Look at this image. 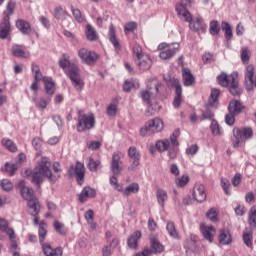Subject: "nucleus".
I'll return each instance as SVG.
<instances>
[{
	"instance_id": "30",
	"label": "nucleus",
	"mask_w": 256,
	"mask_h": 256,
	"mask_svg": "<svg viewBox=\"0 0 256 256\" xmlns=\"http://www.w3.org/2000/svg\"><path fill=\"white\" fill-rule=\"evenodd\" d=\"M156 199H157L158 205H160V207L164 209L165 202L169 199V196L167 195V191L163 189H158L156 191Z\"/></svg>"
},
{
	"instance_id": "15",
	"label": "nucleus",
	"mask_w": 256,
	"mask_h": 256,
	"mask_svg": "<svg viewBox=\"0 0 256 256\" xmlns=\"http://www.w3.org/2000/svg\"><path fill=\"white\" fill-rule=\"evenodd\" d=\"M178 50H179V44L173 43L168 47V49L161 51L159 54V57L163 61H167V59H171V57H173Z\"/></svg>"
},
{
	"instance_id": "19",
	"label": "nucleus",
	"mask_w": 256,
	"mask_h": 256,
	"mask_svg": "<svg viewBox=\"0 0 256 256\" xmlns=\"http://www.w3.org/2000/svg\"><path fill=\"white\" fill-rule=\"evenodd\" d=\"M42 251L45 256H63V249L60 247L53 248L49 244H42Z\"/></svg>"
},
{
	"instance_id": "54",
	"label": "nucleus",
	"mask_w": 256,
	"mask_h": 256,
	"mask_svg": "<svg viewBox=\"0 0 256 256\" xmlns=\"http://www.w3.org/2000/svg\"><path fill=\"white\" fill-rule=\"evenodd\" d=\"M32 71L34 72V81H43V74L41 73V70H39V66L32 64Z\"/></svg>"
},
{
	"instance_id": "12",
	"label": "nucleus",
	"mask_w": 256,
	"mask_h": 256,
	"mask_svg": "<svg viewBox=\"0 0 256 256\" xmlns=\"http://www.w3.org/2000/svg\"><path fill=\"white\" fill-rule=\"evenodd\" d=\"M78 57L81 59L82 63H86L87 65H93V63L97 61V54L86 48L78 50Z\"/></svg>"
},
{
	"instance_id": "31",
	"label": "nucleus",
	"mask_w": 256,
	"mask_h": 256,
	"mask_svg": "<svg viewBox=\"0 0 256 256\" xmlns=\"http://www.w3.org/2000/svg\"><path fill=\"white\" fill-rule=\"evenodd\" d=\"M242 239L246 247H253V230L251 228H246L243 232Z\"/></svg>"
},
{
	"instance_id": "5",
	"label": "nucleus",
	"mask_w": 256,
	"mask_h": 256,
	"mask_svg": "<svg viewBox=\"0 0 256 256\" xmlns=\"http://www.w3.org/2000/svg\"><path fill=\"white\" fill-rule=\"evenodd\" d=\"M18 187L20 188L21 197L28 202V208L30 209L31 215H39V200L35 198L33 189L25 186V180H20L18 182Z\"/></svg>"
},
{
	"instance_id": "14",
	"label": "nucleus",
	"mask_w": 256,
	"mask_h": 256,
	"mask_svg": "<svg viewBox=\"0 0 256 256\" xmlns=\"http://www.w3.org/2000/svg\"><path fill=\"white\" fill-rule=\"evenodd\" d=\"M193 199L198 203H203L205 199H207V194L205 193V186L203 184H196L194 186L193 192Z\"/></svg>"
},
{
	"instance_id": "26",
	"label": "nucleus",
	"mask_w": 256,
	"mask_h": 256,
	"mask_svg": "<svg viewBox=\"0 0 256 256\" xmlns=\"http://www.w3.org/2000/svg\"><path fill=\"white\" fill-rule=\"evenodd\" d=\"M139 239H141V231H135L128 239L127 245L130 249H137L139 245Z\"/></svg>"
},
{
	"instance_id": "39",
	"label": "nucleus",
	"mask_w": 256,
	"mask_h": 256,
	"mask_svg": "<svg viewBox=\"0 0 256 256\" xmlns=\"http://www.w3.org/2000/svg\"><path fill=\"white\" fill-rule=\"evenodd\" d=\"M248 225L256 229V205L252 206L248 212Z\"/></svg>"
},
{
	"instance_id": "60",
	"label": "nucleus",
	"mask_w": 256,
	"mask_h": 256,
	"mask_svg": "<svg viewBox=\"0 0 256 256\" xmlns=\"http://www.w3.org/2000/svg\"><path fill=\"white\" fill-rule=\"evenodd\" d=\"M106 113L109 117H115V115H117V104L110 103L107 107Z\"/></svg>"
},
{
	"instance_id": "24",
	"label": "nucleus",
	"mask_w": 256,
	"mask_h": 256,
	"mask_svg": "<svg viewBox=\"0 0 256 256\" xmlns=\"http://www.w3.org/2000/svg\"><path fill=\"white\" fill-rule=\"evenodd\" d=\"M119 161H121V156L119 153H114L111 163V171L113 175H121L122 168L119 166Z\"/></svg>"
},
{
	"instance_id": "46",
	"label": "nucleus",
	"mask_w": 256,
	"mask_h": 256,
	"mask_svg": "<svg viewBox=\"0 0 256 256\" xmlns=\"http://www.w3.org/2000/svg\"><path fill=\"white\" fill-rule=\"evenodd\" d=\"M54 16L56 17V19H60L61 21H63L64 19H67V17H69V14H67V11H65V9H63L62 7H56L54 9Z\"/></svg>"
},
{
	"instance_id": "9",
	"label": "nucleus",
	"mask_w": 256,
	"mask_h": 256,
	"mask_svg": "<svg viewBox=\"0 0 256 256\" xmlns=\"http://www.w3.org/2000/svg\"><path fill=\"white\" fill-rule=\"evenodd\" d=\"M232 133L234 137V140L232 141V147H234V149L240 147L243 141L253 137V130L251 128H243L242 130L239 128H234Z\"/></svg>"
},
{
	"instance_id": "47",
	"label": "nucleus",
	"mask_w": 256,
	"mask_h": 256,
	"mask_svg": "<svg viewBox=\"0 0 256 256\" xmlns=\"http://www.w3.org/2000/svg\"><path fill=\"white\" fill-rule=\"evenodd\" d=\"M219 31H221V27H219V22L217 20H213L210 22L209 32L213 37L219 35Z\"/></svg>"
},
{
	"instance_id": "1",
	"label": "nucleus",
	"mask_w": 256,
	"mask_h": 256,
	"mask_svg": "<svg viewBox=\"0 0 256 256\" xmlns=\"http://www.w3.org/2000/svg\"><path fill=\"white\" fill-rule=\"evenodd\" d=\"M52 169L54 171L53 174L51 172V162L49 158L42 157L41 161L38 163L33 170H24L22 171V177H30L31 182L34 183L37 187H41V183H43V179H48L49 183H57V179L61 177V166L58 162H54L52 165Z\"/></svg>"
},
{
	"instance_id": "22",
	"label": "nucleus",
	"mask_w": 256,
	"mask_h": 256,
	"mask_svg": "<svg viewBox=\"0 0 256 256\" xmlns=\"http://www.w3.org/2000/svg\"><path fill=\"white\" fill-rule=\"evenodd\" d=\"M11 31V22L8 17H4L3 22L0 24V39H7Z\"/></svg>"
},
{
	"instance_id": "52",
	"label": "nucleus",
	"mask_w": 256,
	"mask_h": 256,
	"mask_svg": "<svg viewBox=\"0 0 256 256\" xmlns=\"http://www.w3.org/2000/svg\"><path fill=\"white\" fill-rule=\"evenodd\" d=\"M95 217V213L93 210H88L84 214V218L86 219L87 223L91 225L92 228H95V223H93V219Z\"/></svg>"
},
{
	"instance_id": "49",
	"label": "nucleus",
	"mask_w": 256,
	"mask_h": 256,
	"mask_svg": "<svg viewBox=\"0 0 256 256\" xmlns=\"http://www.w3.org/2000/svg\"><path fill=\"white\" fill-rule=\"evenodd\" d=\"M166 229L170 237H173V239L179 238V233H177V230L175 229V224L173 222H168L166 225Z\"/></svg>"
},
{
	"instance_id": "44",
	"label": "nucleus",
	"mask_w": 256,
	"mask_h": 256,
	"mask_svg": "<svg viewBox=\"0 0 256 256\" xmlns=\"http://www.w3.org/2000/svg\"><path fill=\"white\" fill-rule=\"evenodd\" d=\"M219 89L213 88L211 90L210 98H209V105L210 107H217V99H219Z\"/></svg>"
},
{
	"instance_id": "34",
	"label": "nucleus",
	"mask_w": 256,
	"mask_h": 256,
	"mask_svg": "<svg viewBox=\"0 0 256 256\" xmlns=\"http://www.w3.org/2000/svg\"><path fill=\"white\" fill-rule=\"evenodd\" d=\"M221 29L224 32L226 41H231V39H233V28L231 27V24H229L228 22L222 21Z\"/></svg>"
},
{
	"instance_id": "4",
	"label": "nucleus",
	"mask_w": 256,
	"mask_h": 256,
	"mask_svg": "<svg viewBox=\"0 0 256 256\" xmlns=\"http://www.w3.org/2000/svg\"><path fill=\"white\" fill-rule=\"evenodd\" d=\"M176 12L180 19L189 23V27L192 31L197 33H205L207 31V24L201 16H196L193 18L191 12H189L183 5H176Z\"/></svg>"
},
{
	"instance_id": "42",
	"label": "nucleus",
	"mask_w": 256,
	"mask_h": 256,
	"mask_svg": "<svg viewBox=\"0 0 256 256\" xmlns=\"http://www.w3.org/2000/svg\"><path fill=\"white\" fill-rule=\"evenodd\" d=\"M239 81L237 80V77L236 78H231V82H230V85L228 86L229 87V91L232 95L237 96V95H240V92H239Z\"/></svg>"
},
{
	"instance_id": "51",
	"label": "nucleus",
	"mask_w": 256,
	"mask_h": 256,
	"mask_svg": "<svg viewBox=\"0 0 256 256\" xmlns=\"http://www.w3.org/2000/svg\"><path fill=\"white\" fill-rule=\"evenodd\" d=\"M217 215H218L217 208H210L206 213L207 219H210L212 223H217L218 221Z\"/></svg>"
},
{
	"instance_id": "2",
	"label": "nucleus",
	"mask_w": 256,
	"mask_h": 256,
	"mask_svg": "<svg viewBox=\"0 0 256 256\" xmlns=\"http://www.w3.org/2000/svg\"><path fill=\"white\" fill-rule=\"evenodd\" d=\"M161 87L162 84L159 83V80L151 79L146 83V90H142L140 92L141 99L146 103V105H148L146 113H149L150 115H155V113L161 109V106L158 104L154 106L151 105V99L157 97V93H159V89H161Z\"/></svg>"
},
{
	"instance_id": "21",
	"label": "nucleus",
	"mask_w": 256,
	"mask_h": 256,
	"mask_svg": "<svg viewBox=\"0 0 256 256\" xmlns=\"http://www.w3.org/2000/svg\"><path fill=\"white\" fill-rule=\"evenodd\" d=\"M200 230L203 234V237L210 243H213V237H215V227H213L212 225H202L200 226Z\"/></svg>"
},
{
	"instance_id": "36",
	"label": "nucleus",
	"mask_w": 256,
	"mask_h": 256,
	"mask_svg": "<svg viewBox=\"0 0 256 256\" xmlns=\"http://www.w3.org/2000/svg\"><path fill=\"white\" fill-rule=\"evenodd\" d=\"M228 111L234 115H239V112L243 111V105L237 100H232L228 106Z\"/></svg>"
},
{
	"instance_id": "6",
	"label": "nucleus",
	"mask_w": 256,
	"mask_h": 256,
	"mask_svg": "<svg viewBox=\"0 0 256 256\" xmlns=\"http://www.w3.org/2000/svg\"><path fill=\"white\" fill-rule=\"evenodd\" d=\"M133 59L140 71H149L153 65L151 56L143 52V49L139 45L133 47Z\"/></svg>"
},
{
	"instance_id": "32",
	"label": "nucleus",
	"mask_w": 256,
	"mask_h": 256,
	"mask_svg": "<svg viewBox=\"0 0 256 256\" xmlns=\"http://www.w3.org/2000/svg\"><path fill=\"white\" fill-rule=\"evenodd\" d=\"M4 233L8 235L11 241L10 251H17L18 246H17V238L15 236V230H13V228H8Z\"/></svg>"
},
{
	"instance_id": "58",
	"label": "nucleus",
	"mask_w": 256,
	"mask_h": 256,
	"mask_svg": "<svg viewBox=\"0 0 256 256\" xmlns=\"http://www.w3.org/2000/svg\"><path fill=\"white\" fill-rule=\"evenodd\" d=\"M251 53L249 52V49L247 48H242L241 50V54H240V57H241V61L242 63H249V57H250Z\"/></svg>"
},
{
	"instance_id": "55",
	"label": "nucleus",
	"mask_w": 256,
	"mask_h": 256,
	"mask_svg": "<svg viewBox=\"0 0 256 256\" xmlns=\"http://www.w3.org/2000/svg\"><path fill=\"white\" fill-rule=\"evenodd\" d=\"M72 15L75 21H77L78 23H83V21H85V17L83 16V14L81 13V10L79 9L72 8Z\"/></svg>"
},
{
	"instance_id": "11",
	"label": "nucleus",
	"mask_w": 256,
	"mask_h": 256,
	"mask_svg": "<svg viewBox=\"0 0 256 256\" xmlns=\"http://www.w3.org/2000/svg\"><path fill=\"white\" fill-rule=\"evenodd\" d=\"M170 85L174 87L176 95L173 101V107H175V109H178V107L181 105L183 88H181V83L179 82V79L176 78H170Z\"/></svg>"
},
{
	"instance_id": "56",
	"label": "nucleus",
	"mask_w": 256,
	"mask_h": 256,
	"mask_svg": "<svg viewBox=\"0 0 256 256\" xmlns=\"http://www.w3.org/2000/svg\"><path fill=\"white\" fill-rule=\"evenodd\" d=\"M139 133L141 137H149V135H153V132L151 131L148 122L145 123L144 127L140 128Z\"/></svg>"
},
{
	"instance_id": "50",
	"label": "nucleus",
	"mask_w": 256,
	"mask_h": 256,
	"mask_svg": "<svg viewBox=\"0 0 256 256\" xmlns=\"http://www.w3.org/2000/svg\"><path fill=\"white\" fill-rule=\"evenodd\" d=\"M220 185L225 192L226 195H231V184L229 182V179L227 178H221L220 179Z\"/></svg>"
},
{
	"instance_id": "23",
	"label": "nucleus",
	"mask_w": 256,
	"mask_h": 256,
	"mask_svg": "<svg viewBox=\"0 0 256 256\" xmlns=\"http://www.w3.org/2000/svg\"><path fill=\"white\" fill-rule=\"evenodd\" d=\"M12 55L14 57H22L23 59H27L30 56L29 52L22 45H13L12 46Z\"/></svg>"
},
{
	"instance_id": "62",
	"label": "nucleus",
	"mask_w": 256,
	"mask_h": 256,
	"mask_svg": "<svg viewBox=\"0 0 256 256\" xmlns=\"http://www.w3.org/2000/svg\"><path fill=\"white\" fill-rule=\"evenodd\" d=\"M213 117H215V114H213V112H211V110L206 109L202 113V115L200 117V121H207V119L213 121Z\"/></svg>"
},
{
	"instance_id": "8",
	"label": "nucleus",
	"mask_w": 256,
	"mask_h": 256,
	"mask_svg": "<svg viewBox=\"0 0 256 256\" xmlns=\"http://www.w3.org/2000/svg\"><path fill=\"white\" fill-rule=\"evenodd\" d=\"M95 127V115L93 113L79 114L78 124L76 129L78 133H83V131H91Z\"/></svg>"
},
{
	"instance_id": "57",
	"label": "nucleus",
	"mask_w": 256,
	"mask_h": 256,
	"mask_svg": "<svg viewBox=\"0 0 256 256\" xmlns=\"http://www.w3.org/2000/svg\"><path fill=\"white\" fill-rule=\"evenodd\" d=\"M175 183H176L177 187H185V185H187L189 183V176L183 175L180 178H176Z\"/></svg>"
},
{
	"instance_id": "63",
	"label": "nucleus",
	"mask_w": 256,
	"mask_h": 256,
	"mask_svg": "<svg viewBox=\"0 0 256 256\" xmlns=\"http://www.w3.org/2000/svg\"><path fill=\"white\" fill-rule=\"evenodd\" d=\"M0 185H1L2 189H3V191H6V192H9V191H11L13 189V183H11L9 181V179H3L1 181Z\"/></svg>"
},
{
	"instance_id": "53",
	"label": "nucleus",
	"mask_w": 256,
	"mask_h": 256,
	"mask_svg": "<svg viewBox=\"0 0 256 256\" xmlns=\"http://www.w3.org/2000/svg\"><path fill=\"white\" fill-rule=\"evenodd\" d=\"M101 165V161L99 160H93V158H89V162H88V169L89 171H92L95 173V171H97V169H99V166Z\"/></svg>"
},
{
	"instance_id": "28",
	"label": "nucleus",
	"mask_w": 256,
	"mask_h": 256,
	"mask_svg": "<svg viewBox=\"0 0 256 256\" xmlns=\"http://www.w3.org/2000/svg\"><path fill=\"white\" fill-rule=\"evenodd\" d=\"M232 78L236 79L237 75L232 74L231 76H227V74L222 73V74L218 75L217 81H218L219 85H221V87H229V85L231 84Z\"/></svg>"
},
{
	"instance_id": "18",
	"label": "nucleus",
	"mask_w": 256,
	"mask_h": 256,
	"mask_svg": "<svg viewBox=\"0 0 256 256\" xmlns=\"http://www.w3.org/2000/svg\"><path fill=\"white\" fill-rule=\"evenodd\" d=\"M43 83L46 95H49L48 101H51V97L55 94V81H53V78L45 76L43 78Z\"/></svg>"
},
{
	"instance_id": "41",
	"label": "nucleus",
	"mask_w": 256,
	"mask_h": 256,
	"mask_svg": "<svg viewBox=\"0 0 256 256\" xmlns=\"http://www.w3.org/2000/svg\"><path fill=\"white\" fill-rule=\"evenodd\" d=\"M38 235H39V241L41 243V245H43L45 238L47 237V224L41 222L39 224V228H38Z\"/></svg>"
},
{
	"instance_id": "38",
	"label": "nucleus",
	"mask_w": 256,
	"mask_h": 256,
	"mask_svg": "<svg viewBox=\"0 0 256 256\" xmlns=\"http://www.w3.org/2000/svg\"><path fill=\"white\" fill-rule=\"evenodd\" d=\"M19 168V163H9L7 162L4 167L1 168L2 171H6L8 175H15V171Z\"/></svg>"
},
{
	"instance_id": "33",
	"label": "nucleus",
	"mask_w": 256,
	"mask_h": 256,
	"mask_svg": "<svg viewBox=\"0 0 256 256\" xmlns=\"http://www.w3.org/2000/svg\"><path fill=\"white\" fill-rule=\"evenodd\" d=\"M109 41L113 45L116 51H119L121 49V45L119 44V40H117V36H115V27L111 25L109 27Z\"/></svg>"
},
{
	"instance_id": "37",
	"label": "nucleus",
	"mask_w": 256,
	"mask_h": 256,
	"mask_svg": "<svg viewBox=\"0 0 256 256\" xmlns=\"http://www.w3.org/2000/svg\"><path fill=\"white\" fill-rule=\"evenodd\" d=\"M231 233L228 230L222 229L219 235V243L221 245H231Z\"/></svg>"
},
{
	"instance_id": "7",
	"label": "nucleus",
	"mask_w": 256,
	"mask_h": 256,
	"mask_svg": "<svg viewBox=\"0 0 256 256\" xmlns=\"http://www.w3.org/2000/svg\"><path fill=\"white\" fill-rule=\"evenodd\" d=\"M179 135H181V132L179 129H177L171 134L170 139H162L156 141L155 147L157 151L160 153H165V151H167L171 145L172 147H179Z\"/></svg>"
},
{
	"instance_id": "40",
	"label": "nucleus",
	"mask_w": 256,
	"mask_h": 256,
	"mask_svg": "<svg viewBox=\"0 0 256 256\" xmlns=\"http://www.w3.org/2000/svg\"><path fill=\"white\" fill-rule=\"evenodd\" d=\"M85 33L88 41H97V31L91 26V24L86 26Z\"/></svg>"
},
{
	"instance_id": "17",
	"label": "nucleus",
	"mask_w": 256,
	"mask_h": 256,
	"mask_svg": "<svg viewBox=\"0 0 256 256\" xmlns=\"http://www.w3.org/2000/svg\"><path fill=\"white\" fill-rule=\"evenodd\" d=\"M148 127L150 128V131L152 132V135H155V133H161L163 131V120L160 118H154L152 120L147 121Z\"/></svg>"
},
{
	"instance_id": "45",
	"label": "nucleus",
	"mask_w": 256,
	"mask_h": 256,
	"mask_svg": "<svg viewBox=\"0 0 256 256\" xmlns=\"http://www.w3.org/2000/svg\"><path fill=\"white\" fill-rule=\"evenodd\" d=\"M2 145L8 149L11 153H15L17 151V145L13 140L8 139V138H3L2 139Z\"/></svg>"
},
{
	"instance_id": "20",
	"label": "nucleus",
	"mask_w": 256,
	"mask_h": 256,
	"mask_svg": "<svg viewBox=\"0 0 256 256\" xmlns=\"http://www.w3.org/2000/svg\"><path fill=\"white\" fill-rule=\"evenodd\" d=\"M182 79L184 87H191L195 83V76H193L189 68L182 69Z\"/></svg>"
},
{
	"instance_id": "61",
	"label": "nucleus",
	"mask_w": 256,
	"mask_h": 256,
	"mask_svg": "<svg viewBox=\"0 0 256 256\" xmlns=\"http://www.w3.org/2000/svg\"><path fill=\"white\" fill-rule=\"evenodd\" d=\"M53 225L55 231H57V233H59L60 235H65V233H67V231L65 230V225H63L61 222L54 221Z\"/></svg>"
},
{
	"instance_id": "25",
	"label": "nucleus",
	"mask_w": 256,
	"mask_h": 256,
	"mask_svg": "<svg viewBox=\"0 0 256 256\" xmlns=\"http://www.w3.org/2000/svg\"><path fill=\"white\" fill-rule=\"evenodd\" d=\"M16 27L22 35H29V33H31V24L23 19L16 21Z\"/></svg>"
},
{
	"instance_id": "35",
	"label": "nucleus",
	"mask_w": 256,
	"mask_h": 256,
	"mask_svg": "<svg viewBox=\"0 0 256 256\" xmlns=\"http://www.w3.org/2000/svg\"><path fill=\"white\" fill-rule=\"evenodd\" d=\"M120 193L124 194L125 196L133 195L135 193H139V184L132 183L125 188H121Z\"/></svg>"
},
{
	"instance_id": "59",
	"label": "nucleus",
	"mask_w": 256,
	"mask_h": 256,
	"mask_svg": "<svg viewBox=\"0 0 256 256\" xmlns=\"http://www.w3.org/2000/svg\"><path fill=\"white\" fill-rule=\"evenodd\" d=\"M13 11H15V2L10 1L7 4L6 11L4 12L5 17L9 19L11 15H13Z\"/></svg>"
},
{
	"instance_id": "13",
	"label": "nucleus",
	"mask_w": 256,
	"mask_h": 256,
	"mask_svg": "<svg viewBox=\"0 0 256 256\" xmlns=\"http://www.w3.org/2000/svg\"><path fill=\"white\" fill-rule=\"evenodd\" d=\"M128 156L133 159L131 166L128 168L129 171H135L139 167V161L141 160V154L137 151V148L130 147L128 149Z\"/></svg>"
},
{
	"instance_id": "16",
	"label": "nucleus",
	"mask_w": 256,
	"mask_h": 256,
	"mask_svg": "<svg viewBox=\"0 0 256 256\" xmlns=\"http://www.w3.org/2000/svg\"><path fill=\"white\" fill-rule=\"evenodd\" d=\"M96 195H97V190L89 186H86L82 189V191L79 194V201L80 203H85L87 199H93V197H96Z\"/></svg>"
},
{
	"instance_id": "10",
	"label": "nucleus",
	"mask_w": 256,
	"mask_h": 256,
	"mask_svg": "<svg viewBox=\"0 0 256 256\" xmlns=\"http://www.w3.org/2000/svg\"><path fill=\"white\" fill-rule=\"evenodd\" d=\"M68 175L70 177L75 175L78 185H83V181L85 180V165L81 162H76L75 166H71L68 170Z\"/></svg>"
},
{
	"instance_id": "3",
	"label": "nucleus",
	"mask_w": 256,
	"mask_h": 256,
	"mask_svg": "<svg viewBox=\"0 0 256 256\" xmlns=\"http://www.w3.org/2000/svg\"><path fill=\"white\" fill-rule=\"evenodd\" d=\"M58 63L59 67H61L66 75H68L76 91H82L85 83H83V80L81 79L79 68L69 61V54H63L62 59H60Z\"/></svg>"
},
{
	"instance_id": "29",
	"label": "nucleus",
	"mask_w": 256,
	"mask_h": 256,
	"mask_svg": "<svg viewBox=\"0 0 256 256\" xmlns=\"http://www.w3.org/2000/svg\"><path fill=\"white\" fill-rule=\"evenodd\" d=\"M210 131L214 137H222L224 131L221 125H219V122L217 120L212 119L210 124Z\"/></svg>"
},
{
	"instance_id": "48",
	"label": "nucleus",
	"mask_w": 256,
	"mask_h": 256,
	"mask_svg": "<svg viewBox=\"0 0 256 256\" xmlns=\"http://www.w3.org/2000/svg\"><path fill=\"white\" fill-rule=\"evenodd\" d=\"M32 101L38 109H47V100L45 98L42 97L37 99V97L34 96Z\"/></svg>"
},
{
	"instance_id": "27",
	"label": "nucleus",
	"mask_w": 256,
	"mask_h": 256,
	"mask_svg": "<svg viewBox=\"0 0 256 256\" xmlns=\"http://www.w3.org/2000/svg\"><path fill=\"white\" fill-rule=\"evenodd\" d=\"M117 247H119V239L114 238L109 245H106L102 248V255L111 256V253H113V250L117 249Z\"/></svg>"
},
{
	"instance_id": "43",
	"label": "nucleus",
	"mask_w": 256,
	"mask_h": 256,
	"mask_svg": "<svg viewBox=\"0 0 256 256\" xmlns=\"http://www.w3.org/2000/svg\"><path fill=\"white\" fill-rule=\"evenodd\" d=\"M150 242H151V249L155 253H163V251H165V246H163V244H161V242H159L157 239L152 238Z\"/></svg>"
},
{
	"instance_id": "64",
	"label": "nucleus",
	"mask_w": 256,
	"mask_h": 256,
	"mask_svg": "<svg viewBox=\"0 0 256 256\" xmlns=\"http://www.w3.org/2000/svg\"><path fill=\"white\" fill-rule=\"evenodd\" d=\"M225 123L226 125H229L230 127H233L235 125V114L229 112L225 115Z\"/></svg>"
}]
</instances>
